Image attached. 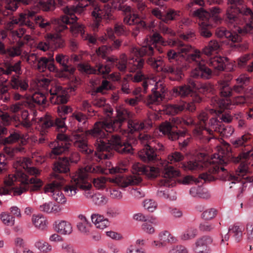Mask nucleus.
Listing matches in <instances>:
<instances>
[{"mask_svg": "<svg viewBox=\"0 0 253 253\" xmlns=\"http://www.w3.org/2000/svg\"><path fill=\"white\" fill-rule=\"evenodd\" d=\"M214 130L227 136L231 135L234 132V129L231 126H226L219 121L215 125Z\"/></svg>", "mask_w": 253, "mask_h": 253, "instance_id": "obj_40", "label": "nucleus"}, {"mask_svg": "<svg viewBox=\"0 0 253 253\" xmlns=\"http://www.w3.org/2000/svg\"><path fill=\"white\" fill-rule=\"evenodd\" d=\"M217 214V211L211 208L205 211L202 214V217L205 220H211L214 218Z\"/></svg>", "mask_w": 253, "mask_h": 253, "instance_id": "obj_55", "label": "nucleus"}, {"mask_svg": "<svg viewBox=\"0 0 253 253\" xmlns=\"http://www.w3.org/2000/svg\"><path fill=\"white\" fill-rule=\"evenodd\" d=\"M77 227L81 232L86 234L89 232L90 223L88 222H79Z\"/></svg>", "mask_w": 253, "mask_h": 253, "instance_id": "obj_64", "label": "nucleus"}, {"mask_svg": "<svg viewBox=\"0 0 253 253\" xmlns=\"http://www.w3.org/2000/svg\"><path fill=\"white\" fill-rule=\"evenodd\" d=\"M159 129L164 134L167 135L169 139L172 141L179 139L180 136H184L186 133L183 131H177L174 129V126L168 122L163 123L160 126Z\"/></svg>", "mask_w": 253, "mask_h": 253, "instance_id": "obj_15", "label": "nucleus"}, {"mask_svg": "<svg viewBox=\"0 0 253 253\" xmlns=\"http://www.w3.org/2000/svg\"><path fill=\"white\" fill-rule=\"evenodd\" d=\"M55 60L57 63L61 65L63 67V71L67 70V63L69 60L68 56L62 54L56 55Z\"/></svg>", "mask_w": 253, "mask_h": 253, "instance_id": "obj_51", "label": "nucleus"}, {"mask_svg": "<svg viewBox=\"0 0 253 253\" xmlns=\"http://www.w3.org/2000/svg\"><path fill=\"white\" fill-rule=\"evenodd\" d=\"M184 158L183 155L179 152H174L169 155L168 159L171 163L182 161Z\"/></svg>", "mask_w": 253, "mask_h": 253, "instance_id": "obj_57", "label": "nucleus"}, {"mask_svg": "<svg viewBox=\"0 0 253 253\" xmlns=\"http://www.w3.org/2000/svg\"><path fill=\"white\" fill-rule=\"evenodd\" d=\"M113 50V47L110 46L103 45L96 50L98 55L101 56L103 59H106L107 55Z\"/></svg>", "mask_w": 253, "mask_h": 253, "instance_id": "obj_50", "label": "nucleus"}, {"mask_svg": "<svg viewBox=\"0 0 253 253\" xmlns=\"http://www.w3.org/2000/svg\"><path fill=\"white\" fill-rule=\"evenodd\" d=\"M183 53H181L179 50V52H176L172 49L169 50L167 52V56L169 60L171 62L172 60H177L179 57L182 56L184 57Z\"/></svg>", "mask_w": 253, "mask_h": 253, "instance_id": "obj_59", "label": "nucleus"}, {"mask_svg": "<svg viewBox=\"0 0 253 253\" xmlns=\"http://www.w3.org/2000/svg\"><path fill=\"white\" fill-rule=\"evenodd\" d=\"M246 231L247 235V240L248 242L253 241V224L249 222L246 225Z\"/></svg>", "mask_w": 253, "mask_h": 253, "instance_id": "obj_63", "label": "nucleus"}, {"mask_svg": "<svg viewBox=\"0 0 253 253\" xmlns=\"http://www.w3.org/2000/svg\"><path fill=\"white\" fill-rule=\"evenodd\" d=\"M137 54L140 56L148 55L150 57L146 60V63L153 68L158 71H161L166 74H171L175 76L174 77H169L171 81H181L184 76L181 67L170 64H165L163 66L162 59H156L151 57L154 54V47L152 45H146L142 46L139 50L136 49Z\"/></svg>", "mask_w": 253, "mask_h": 253, "instance_id": "obj_4", "label": "nucleus"}, {"mask_svg": "<svg viewBox=\"0 0 253 253\" xmlns=\"http://www.w3.org/2000/svg\"><path fill=\"white\" fill-rule=\"evenodd\" d=\"M133 172L138 175L145 174L149 178H153L157 176L159 169L154 167L146 166L139 163H136L133 165Z\"/></svg>", "mask_w": 253, "mask_h": 253, "instance_id": "obj_19", "label": "nucleus"}, {"mask_svg": "<svg viewBox=\"0 0 253 253\" xmlns=\"http://www.w3.org/2000/svg\"><path fill=\"white\" fill-rule=\"evenodd\" d=\"M54 229L58 233L63 235L70 234L72 231L71 224L64 220L56 221Z\"/></svg>", "mask_w": 253, "mask_h": 253, "instance_id": "obj_29", "label": "nucleus"}, {"mask_svg": "<svg viewBox=\"0 0 253 253\" xmlns=\"http://www.w3.org/2000/svg\"><path fill=\"white\" fill-rule=\"evenodd\" d=\"M46 101V98L44 94L41 92H38L35 93L31 98L24 102V105L32 109L35 106V103L38 105L45 104Z\"/></svg>", "mask_w": 253, "mask_h": 253, "instance_id": "obj_28", "label": "nucleus"}, {"mask_svg": "<svg viewBox=\"0 0 253 253\" xmlns=\"http://www.w3.org/2000/svg\"><path fill=\"white\" fill-rule=\"evenodd\" d=\"M54 177L55 180L44 187V192L52 193V196L55 201L58 203L64 204L66 202V198L60 190L64 184V179L62 176L57 174H54Z\"/></svg>", "mask_w": 253, "mask_h": 253, "instance_id": "obj_11", "label": "nucleus"}, {"mask_svg": "<svg viewBox=\"0 0 253 253\" xmlns=\"http://www.w3.org/2000/svg\"><path fill=\"white\" fill-rule=\"evenodd\" d=\"M72 117L83 125H84L87 120L86 116L81 112L74 113Z\"/></svg>", "mask_w": 253, "mask_h": 253, "instance_id": "obj_62", "label": "nucleus"}, {"mask_svg": "<svg viewBox=\"0 0 253 253\" xmlns=\"http://www.w3.org/2000/svg\"><path fill=\"white\" fill-rule=\"evenodd\" d=\"M79 67L80 68V70L81 71H84L86 73L95 74H97L96 69L91 67L90 65L84 64H79Z\"/></svg>", "mask_w": 253, "mask_h": 253, "instance_id": "obj_61", "label": "nucleus"}, {"mask_svg": "<svg viewBox=\"0 0 253 253\" xmlns=\"http://www.w3.org/2000/svg\"><path fill=\"white\" fill-rule=\"evenodd\" d=\"M228 61V59L225 57H216L211 59L210 64L215 69L218 71H223Z\"/></svg>", "mask_w": 253, "mask_h": 253, "instance_id": "obj_33", "label": "nucleus"}, {"mask_svg": "<svg viewBox=\"0 0 253 253\" xmlns=\"http://www.w3.org/2000/svg\"><path fill=\"white\" fill-rule=\"evenodd\" d=\"M133 218L136 220L143 221L145 222L148 221L152 223H154L155 221V218L148 215H145L141 213H138L134 214L133 216Z\"/></svg>", "mask_w": 253, "mask_h": 253, "instance_id": "obj_53", "label": "nucleus"}, {"mask_svg": "<svg viewBox=\"0 0 253 253\" xmlns=\"http://www.w3.org/2000/svg\"><path fill=\"white\" fill-rule=\"evenodd\" d=\"M220 12V9L217 7H212L211 13L202 7L194 11V16L202 21L199 23V32L202 37L209 38L211 37V30L222 21L221 18L218 15Z\"/></svg>", "mask_w": 253, "mask_h": 253, "instance_id": "obj_5", "label": "nucleus"}, {"mask_svg": "<svg viewBox=\"0 0 253 253\" xmlns=\"http://www.w3.org/2000/svg\"><path fill=\"white\" fill-rule=\"evenodd\" d=\"M10 84L13 89L20 88V91H25L29 87L28 82L26 80L20 79L18 77L13 76L10 80Z\"/></svg>", "mask_w": 253, "mask_h": 253, "instance_id": "obj_31", "label": "nucleus"}, {"mask_svg": "<svg viewBox=\"0 0 253 253\" xmlns=\"http://www.w3.org/2000/svg\"><path fill=\"white\" fill-rule=\"evenodd\" d=\"M123 170V169L118 167L105 169L99 166H87L84 170L79 169L72 178L76 186L73 185H66L63 188V189L67 195L69 196H73L76 194L77 190L76 187H79L83 189L88 190L91 185L88 182V175L86 172L94 173L115 174L121 173Z\"/></svg>", "mask_w": 253, "mask_h": 253, "instance_id": "obj_3", "label": "nucleus"}, {"mask_svg": "<svg viewBox=\"0 0 253 253\" xmlns=\"http://www.w3.org/2000/svg\"><path fill=\"white\" fill-rule=\"evenodd\" d=\"M166 89L162 84L157 83L154 88L152 89V94L148 96L146 99V104L150 106L153 104H159L165 97Z\"/></svg>", "mask_w": 253, "mask_h": 253, "instance_id": "obj_14", "label": "nucleus"}, {"mask_svg": "<svg viewBox=\"0 0 253 253\" xmlns=\"http://www.w3.org/2000/svg\"><path fill=\"white\" fill-rule=\"evenodd\" d=\"M213 72L205 64L200 63L190 73V77L194 79L209 80L212 78Z\"/></svg>", "mask_w": 253, "mask_h": 253, "instance_id": "obj_16", "label": "nucleus"}, {"mask_svg": "<svg viewBox=\"0 0 253 253\" xmlns=\"http://www.w3.org/2000/svg\"><path fill=\"white\" fill-rule=\"evenodd\" d=\"M232 3L227 11L228 22L233 23L238 20L237 15L241 14L244 16L246 24L242 29L238 30L239 33L253 35V12L251 9L242 4V1H231Z\"/></svg>", "mask_w": 253, "mask_h": 253, "instance_id": "obj_7", "label": "nucleus"}, {"mask_svg": "<svg viewBox=\"0 0 253 253\" xmlns=\"http://www.w3.org/2000/svg\"><path fill=\"white\" fill-rule=\"evenodd\" d=\"M229 232L234 234L233 236L236 241L239 242L242 237L243 228H240L239 226L234 225L232 227H230L228 230Z\"/></svg>", "mask_w": 253, "mask_h": 253, "instance_id": "obj_46", "label": "nucleus"}, {"mask_svg": "<svg viewBox=\"0 0 253 253\" xmlns=\"http://www.w3.org/2000/svg\"><path fill=\"white\" fill-rule=\"evenodd\" d=\"M215 35L218 38H226L233 43L241 41V37L238 34L235 32L231 33L223 27L217 28L215 31ZM239 45V44H231V46L232 47H238Z\"/></svg>", "mask_w": 253, "mask_h": 253, "instance_id": "obj_20", "label": "nucleus"}, {"mask_svg": "<svg viewBox=\"0 0 253 253\" xmlns=\"http://www.w3.org/2000/svg\"><path fill=\"white\" fill-rule=\"evenodd\" d=\"M110 181L118 184L122 187H126L129 185H136L140 183L142 178L138 175H134L128 178L119 175L115 178H109Z\"/></svg>", "mask_w": 253, "mask_h": 253, "instance_id": "obj_21", "label": "nucleus"}, {"mask_svg": "<svg viewBox=\"0 0 253 253\" xmlns=\"http://www.w3.org/2000/svg\"><path fill=\"white\" fill-rule=\"evenodd\" d=\"M155 142H149L147 146L141 149L138 153L139 158L144 162H152L159 160L154 149H160L155 145Z\"/></svg>", "mask_w": 253, "mask_h": 253, "instance_id": "obj_13", "label": "nucleus"}, {"mask_svg": "<svg viewBox=\"0 0 253 253\" xmlns=\"http://www.w3.org/2000/svg\"><path fill=\"white\" fill-rule=\"evenodd\" d=\"M159 241H154L152 243L153 247L161 248L166 246L168 243H174L176 240L167 231L161 232L159 234Z\"/></svg>", "mask_w": 253, "mask_h": 253, "instance_id": "obj_23", "label": "nucleus"}, {"mask_svg": "<svg viewBox=\"0 0 253 253\" xmlns=\"http://www.w3.org/2000/svg\"><path fill=\"white\" fill-rule=\"evenodd\" d=\"M58 140L48 154L50 158H55L56 155L66 153L69 151L70 143L67 141L68 137L63 133H58L57 135Z\"/></svg>", "mask_w": 253, "mask_h": 253, "instance_id": "obj_12", "label": "nucleus"}, {"mask_svg": "<svg viewBox=\"0 0 253 253\" xmlns=\"http://www.w3.org/2000/svg\"><path fill=\"white\" fill-rule=\"evenodd\" d=\"M57 156H55L54 159L57 160L54 163L53 166V170L55 172L52 175L53 180H55L54 175L55 174L59 175H60V173L68 174L70 170V163H77L79 160L78 154L77 153L72 154L69 157L66 156L57 157Z\"/></svg>", "mask_w": 253, "mask_h": 253, "instance_id": "obj_10", "label": "nucleus"}, {"mask_svg": "<svg viewBox=\"0 0 253 253\" xmlns=\"http://www.w3.org/2000/svg\"><path fill=\"white\" fill-rule=\"evenodd\" d=\"M20 21H21L22 24H25L31 29L34 28V23L31 21L30 19L27 18L25 15L21 14L18 19H16L13 20V23L15 24H17Z\"/></svg>", "mask_w": 253, "mask_h": 253, "instance_id": "obj_54", "label": "nucleus"}, {"mask_svg": "<svg viewBox=\"0 0 253 253\" xmlns=\"http://www.w3.org/2000/svg\"><path fill=\"white\" fill-rule=\"evenodd\" d=\"M236 80L239 84L234 85L232 88V90L237 93H241L243 92L244 93L246 88L244 87V85H246L249 82L250 77H247L245 75H241Z\"/></svg>", "mask_w": 253, "mask_h": 253, "instance_id": "obj_35", "label": "nucleus"}, {"mask_svg": "<svg viewBox=\"0 0 253 253\" xmlns=\"http://www.w3.org/2000/svg\"><path fill=\"white\" fill-rule=\"evenodd\" d=\"M23 139V136L17 132H14L7 137L2 138L0 142L3 145L10 144Z\"/></svg>", "mask_w": 253, "mask_h": 253, "instance_id": "obj_42", "label": "nucleus"}, {"mask_svg": "<svg viewBox=\"0 0 253 253\" xmlns=\"http://www.w3.org/2000/svg\"><path fill=\"white\" fill-rule=\"evenodd\" d=\"M32 221L35 227L39 229L44 230L46 227L47 220L41 214L33 215Z\"/></svg>", "mask_w": 253, "mask_h": 253, "instance_id": "obj_39", "label": "nucleus"}, {"mask_svg": "<svg viewBox=\"0 0 253 253\" xmlns=\"http://www.w3.org/2000/svg\"><path fill=\"white\" fill-rule=\"evenodd\" d=\"M163 174L164 179L162 180V184L167 187L174 184L172 178L178 176L179 172L173 167L169 166L165 169Z\"/></svg>", "mask_w": 253, "mask_h": 253, "instance_id": "obj_26", "label": "nucleus"}, {"mask_svg": "<svg viewBox=\"0 0 253 253\" xmlns=\"http://www.w3.org/2000/svg\"><path fill=\"white\" fill-rule=\"evenodd\" d=\"M48 41L52 48H63L65 46L64 40L59 34L48 35Z\"/></svg>", "mask_w": 253, "mask_h": 253, "instance_id": "obj_30", "label": "nucleus"}, {"mask_svg": "<svg viewBox=\"0 0 253 253\" xmlns=\"http://www.w3.org/2000/svg\"><path fill=\"white\" fill-rule=\"evenodd\" d=\"M168 44L170 46H177L181 47L179 50L181 53H185V54L188 55H191L192 59L195 56V55L192 53H189L190 50L191 49V46H184V43L182 42L179 40H170L168 42Z\"/></svg>", "mask_w": 253, "mask_h": 253, "instance_id": "obj_37", "label": "nucleus"}, {"mask_svg": "<svg viewBox=\"0 0 253 253\" xmlns=\"http://www.w3.org/2000/svg\"><path fill=\"white\" fill-rule=\"evenodd\" d=\"M84 6H66L63 9V11L66 15L61 16L60 18L55 19L53 20V23L57 26L55 27L56 31L60 33L67 28V24H72L71 27V31L74 34H81L84 33V28L82 25L76 22L78 18L75 15V13H81L84 10Z\"/></svg>", "mask_w": 253, "mask_h": 253, "instance_id": "obj_6", "label": "nucleus"}, {"mask_svg": "<svg viewBox=\"0 0 253 253\" xmlns=\"http://www.w3.org/2000/svg\"><path fill=\"white\" fill-rule=\"evenodd\" d=\"M39 5L43 10H52L55 8V1H38Z\"/></svg>", "mask_w": 253, "mask_h": 253, "instance_id": "obj_49", "label": "nucleus"}, {"mask_svg": "<svg viewBox=\"0 0 253 253\" xmlns=\"http://www.w3.org/2000/svg\"><path fill=\"white\" fill-rule=\"evenodd\" d=\"M220 44L215 40L210 41L207 45L202 49L203 53L207 55L211 56L214 52H216L219 49Z\"/></svg>", "mask_w": 253, "mask_h": 253, "instance_id": "obj_34", "label": "nucleus"}, {"mask_svg": "<svg viewBox=\"0 0 253 253\" xmlns=\"http://www.w3.org/2000/svg\"><path fill=\"white\" fill-rule=\"evenodd\" d=\"M143 206L149 211L153 212L156 209L157 204L152 200H145L143 202Z\"/></svg>", "mask_w": 253, "mask_h": 253, "instance_id": "obj_58", "label": "nucleus"}, {"mask_svg": "<svg viewBox=\"0 0 253 253\" xmlns=\"http://www.w3.org/2000/svg\"><path fill=\"white\" fill-rule=\"evenodd\" d=\"M185 110V102L176 104L168 105L166 109V114L175 115Z\"/></svg>", "mask_w": 253, "mask_h": 253, "instance_id": "obj_38", "label": "nucleus"}, {"mask_svg": "<svg viewBox=\"0 0 253 253\" xmlns=\"http://www.w3.org/2000/svg\"><path fill=\"white\" fill-rule=\"evenodd\" d=\"M113 9L127 12L130 11V6L125 5L124 2H121V1H112L111 5H104L103 9L99 6H95L91 12V15L97 22L103 18L109 19L111 18V12Z\"/></svg>", "mask_w": 253, "mask_h": 253, "instance_id": "obj_9", "label": "nucleus"}, {"mask_svg": "<svg viewBox=\"0 0 253 253\" xmlns=\"http://www.w3.org/2000/svg\"><path fill=\"white\" fill-rule=\"evenodd\" d=\"M50 94L52 96L50 98L51 103L54 104H65L68 102L66 95L64 94L63 88L61 86H57L54 90H50Z\"/></svg>", "mask_w": 253, "mask_h": 253, "instance_id": "obj_25", "label": "nucleus"}, {"mask_svg": "<svg viewBox=\"0 0 253 253\" xmlns=\"http://www.w3.org/2000/svg\"><path fill=\"white\" fill-rule=\"evenodd\" d=\"M15 181H21L25 185V186L17 188L14 190L1 188H0V195H9L12 196V194L13 196L20 195L27 190L28 185L29 184H32L30 187V190L32 191L39 190L42 185V182L40 179L36 177L29 179L27 175L22 171H17L14 174L9 175L7 183L11 185L13 184V182Z\"/></svg>", "mask_w": 253, "mask_h": 253, "instance_id": "obj_8", "label": "nucleus"}, {"mask_svg": "<svg viewBox=\"0 0 253 253\" xmlns=\"http://www.w3.org/2000/svg\"><path fill=\"white\" fill-rule=\"evenodd\" d=\"M197 230L194 228H188L181 235V239L183 240H190L194 238L197 235Z\"/></svg>", "mask_w": 253, "mask_h": 253, "instance_id": "obj_47", "label": "nucleus"}, {"mask_svg": "<svg viewBox=\"0 0 253 253\" xmlns=\"http://www.w3.org/2000/svg\"><path fill=\"white\" fill-rule=\"evenodd\" d=\"M76 145L80 151L85 154H90L93 152V150L88 148L86 140L76 143Z\"/></svg>", "mask_w": 253, "mask_h": 253, "instance_id": "obj_52", "label": "nucleus"}, {"mask_svg": "<svg viewBox=\"0 0 253 253\" xmlns=\"http://www.w3.org/2000/svg\"><path fill=\"white\" fill-rule=\"evenodd\" d=\"M152 13L157 18L166 23H168L169 21L173 20L176 16H179L180 12L169 9L166 14H163L158 8H156L153 9Z\"/></svg>", "mask_w": 253, "mask_h": 253, "instance_id": "obj_27", "label": "nucleus"}, {"mask_svg": "<svg viewBox=\"0 0 253 253\" xmlns=\"http://www.w3.org/2000/svg\"><path fill=\"white\" fill-rule=\"evenodd\" d=\"M213 238L209 235L203 236L197 239L194 247V251L197 253H203L208 246L212 244Z\"/></svg>", "mask_w": 253, "mask_h": 253, "instance_id": "obj_24", "label": "nucleus"}, {"mask_svg": "<svg viewBox=\"0 0 253 253\" xmlns=\"http://www.w3.org/2000/svg\"><path fill=\"white\" fill-rule=\"evenodd\" d=\"M65 119V117L54 118L49 115H46L44 118H41L39 122L41 123L43 128H47L51 126H56V128L59 130L60 128L65 127L66 126L64 121Z\"/></svg>", "mask_w": 253, "mask_h": 253, "instance_id": "obj_17", "label": "nucleus"}, {"mask_svg": "<svg viewBox=\"0 0 253 253\" xmlns=\"http://www.w3.org/2000/svg\"><path fill=\"white\" fill-rule=\"evenodd\" d=\"M128 128L131 133L139 131L144 128V124L137 120H128L127 123Z\"/></svg>", "mask_w": 253, "mask_h": 253, "instance_id": "obj_43", "label": "nucleus"}, {"mask_svg": "<svg viewBox=\"0 0 253 253\" xmlns=\"http://www.w3.org/2000/svg\"><path fill=\"white\" fill-rule=\"evenodd\" d=\"M225 175L223 177V179L225 181H231V184L235 185L236 187L238 188L239 193L237 195L238 199L240 198L241 194L243 192L244 188V185L246 182H253V178L251 177H246L244 180H241L240 177L235 176L231 174H229L227 172L225 174Z\"/></svg>", "mask_w": 253, "mask_h": 253, "instance_id": "obj_18", "label": "nucleus"}, {"mask_svg": "<svg viewBox=\"0 0 253 253\" xmlns=\"http://www.w3.org/2000/svg\"><path fill=\"white\" fill-rule=\"evenodd\" d=\"M173 95L175 96H180L181 97H185L190 95L193 91L186 84L175 86L172 89Z\"/></svg>", "mask_w": 253, "mask_h": 253, "instance_id": "obj_32", "label": "nucleus"}, {"mask_svg": "<svg viewBox=\"0 0 253 253\" xmlns=\"http://www.w3.org/2000/svg\"><path fill=\"white\" fill-rule=\"evenodd\" d=\"M218 84L221 97L228 98L232 95V89L229 86L228 81L219 80Z\"/></svg>", "mask_w": 253, "mask_h": 253, "instance_id": "obj_36", "label": "nucleus"}, {"mask_svg": "<svg viewBox=\"0 0 253 253\" xmlns=\"http://www.w3.org/2000/svg\"><path fill=\"white\" fill-rule=\"evenodd\" d=\"M129 118L128 112L125 110H117L116 118L110 121L96 122L92 129L86 130V134L96 138L94 143L97 152L94 155L99 159H110L115 152L121 154H131L133 149L130 143L125 142L117 135H113L106 139V132H112L121 128Z\"/></svg>", "mask_w": 253, "mask_h": 253, "instance_id": "obj_1", "label": "nucleus"}, {"mask_svg": "<svg viewBox=\"0 0 253 253\" xmlns=\"http://www.w3.org/2000/svg\"><path fill=\"white\" fill-rule=\"evenodd\" d=\"M151 42H152V44L154 45V47H155L156 50L160 53L163 52L162 49L161 48L158 47L156 44L157 43H161L163 45H166L167 44L166 42L164 41L163 38L160 34L158 33H154L151 38Z\"/></svg>", "mask_w": 253, "mask_h": 253, "instance_id": "obj_44", "label": "nucleus"}, {"mask_svg": "<svg viewBox=\"0 0 253 253\" xmlns=\"http://www.w3.org/2000/svg\"><path fill=\"white\" fill-rule=\"evenodd\" d=\"M35 246L40 251L41 253H47L52 249L51 246L43 240L37 241L35 244Z\"/></svg>", "mask_w": 253, "mask_h": 253, "instance_id": "obj_45", "label": "nucleus"}, {"mask_svg": "<svg viewBox=\"0 0 253 253\" xmlns=\"http://www.w3.org/2000/svg\"><path fill=\"white\" fill-rule=\"evenodd\" d=\"M124 12L125 17L124 18V22L128 25H135L134 30L139 32L140 29L144 28L146 26L145 22L140 19L138 14L131 13V11Z\"/></svg>", "mask_w": 253, "mask_h": 253, "instance_id": "obj_22", "label": "nucleus"}, {"mask_svg": "<svg viewBox=\"0 0 253 253\" xmlns=\"http://www.w3.org/2000/svg\"><path fill=\"white\" fill-rule=\"evenodd\" d=\"M49 61L54 62L53 58L48 59L46 57H42L38 61L37 69L41 72H44L47 68V64Z\"/></svg>", "mask_w": 253, "mask_h": 253, "instance_id": "obj_48", "label": "nucleus"}, {"mask_svg": "<svg viewBox=\"0 0 253 253\" xmlns=\"http://www.w3.org/2000/svg\"><path fill=\"white\" fill-rule=\"evenodd\" d=\"M250 138V135L249 134H246L237 138L231 139L230 142L235 148L245 147L248 145L247 143Z\"/></svg>", "mask_w": 253, "mask_h": 253, "instance_id": "obj_41", "label": "nucleus"}, {"mask_svg": "<svg viewBox=\"0 0 253 253\" xmlns=\"http://www.w3.org/2000/svg\"><path fill=\"white\" fill-rule=\"evenodd\" d=\"M1 219L4 224L12 226L14 223V217L9 214L3 212L1 214Z\"/></svg>", "mask_w": 253, "mask_h": 253, "instance_id": "obj_56", "label": "nucleus"}, {"mask_svg": "<svg viewBox=\"0 0 253 253\" xmlns=\"http://www.w3.org/2000/svg\"><path fill=\"white\" fill-rule=\"evenodd\" d=\"M140 141L143 143L144 146H147L149 142H155L153 138L147 134H140L139 135Z\"/></svg>", "mask_w": 253, "mask_h": 253, "instance_id": "obj_60", "label": "nucleus"}, {"mask_svg": "<svg viewBox=\"0 0 253 253\" xmlns=\"http://www.w3.org/2000/svg\"><path fill=\"white\" fill-rule=\"evenodd\" d=\"M217 156L216 160L208 161L206 158V154L200 153L198 156V160L190 161L184 167L191 170H200L204 167L208 168V172L200 174L199 178L203 179L205 182L211 181L214 179L211 174L219 172L220 169L222 171L226 170L223 167H220L218 165L226 164L230 162L237 164L250 157L253 159V150L241 153L237 156H234L232 152L229 153L226 156H220L218 154Z\"/></svg>", "mask_w": 253, "mask_h": 253, "instance_id": "obj_2", "label": "nucleus"}]
</instances>
